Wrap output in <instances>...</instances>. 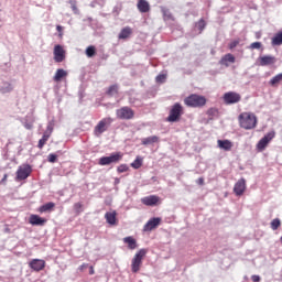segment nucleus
Here are the masks:
<instances>
[{"mask_svg":"<svg viewBox=\"0 0 282 282\" xmlns=\"http://www.w3.org/2000/svg\"><path fill=\"white\" fill-rule=\"evenodd\" d=\"M111 122H113V119L110 117L101 119L95 127V135H97V138L102 135V133H105V131H107L109 127H111Z\"/></svg>","mask_w":282,"mask_h":282,"instance_id":"obj_4","label":"nucleus"},{"mask_svg":"<svg viewBox=\"0 0 282 282\" xmlns=\"http://www.w3.org/2000/svg\"><path fill=\"white\" fill-rule=\"evenodd\" d=\"M46 131L53 133L54 132V123L50 121L46 127Z\"/></svg>","mask_w":282,"mask_h":282,"instance_id":"obj_45","label":"nucleus"},{"mask_svg":"<svg viewBox=\"0 0 282 282\" xmlns=\"http://www.w3.org/2000/svg\"><path fill=\"white\" fill-rule=\"evenodd\" d=\"M137 8H138L139 12L147 13V12H150L151 4H149V1H147V0H139Z\"/></svg>","mask_w":282,"mask_h":282,"instance_id":"obj_17","label":"nucleus"},{"mask_svg":"<svg viewBox=\"0 0 282 282\" xmlns=\"http://www.w3.org/2000/svg\"><path fill=\"white\" fill-rule=\"evenodd\" d=\"M47 220H45L44 218H41V216L39 215H31L29 223L32 226H45V223Z\"/></svg>","mask_w":282,"mask_h":282,"instance_id":"obj_19","label":"nucleus"},{"mask_svg":"<svg viewBox=\"0 0 282 282\" xmlns=\"http://www.w3.org/2000/svg\"><path fill=\"white\" fill-rule=\"evenodd\" d=\"M65 54L66 52L63 45L57 44L54 46L53 55L55 63H63L65 61Z\"/></svg>","mask_w":282,"mask_h":282,"instance_id":"obj_10","label":"nucleus"},{"mask_svg":"<svg viewBox=\"0 0 282 282\" xmlns=\"http://www.w3.org/2000/svg\"><path fill=\"white\" fill-rule=\"evenodd\" d=\"M238 120L240 122V127L247 131H250L257 127V116L252 112L240 113Z\"/></svg>","mask_w":282,"mask_h":282,"instance_id":"obj_1","label":"nucleus"},{"mask_svg":"<svg viewBox=\"0 0 282 282\" xmlns=\"http://www.w3.org/2000/svg\"><path fill=\"white\" fill-rule=\"evenodd\" d=\"M147 257V249H140L133 257L131 262V270L135 274L140 272V268H142V260Z\"/></svg>","mask_w":282,"mask_h":282,"instance_id":"obj_2","label":"nucleus"},{"mask_svg":"<svg viewBox=\"0 0 282 282\" xmlns=\"http://www.w3.org/2000/svg\"><path fill=\"white\" fill-rule=\"evenodd\" d=\"M239 45V40H234L231 43H229V50H235Z\"/></svg>","mask_w":282,"mask_h":282,"instance_id":"obj_44","label":"nucleus"},{"mask_svg":"<svg viewBox=\"0 0 282 282\" xmlns=\"http://www.w3.org/2000/svg\"><path fill=\"white\" fill-rule=\"evenodd\" d=\"M14 91V86L10 82H2L0 84V93L2 94H10Z\"/></svg>","mask_w":282,"mask_h":282,"instance_id":"obj_20","label":"nucleus"},{"mask_svg":"<svg viewBox=\"0 0 282 282\" xmlns=\"http://www.w3.org/2000/svg\"><path fill=\"white\" fill-rule=\"evenodd\" d=\"M131 34H133V29H131L130 26H124L119 35H118V39L120 41H126V39H129L131 36Z\"/></svg>","mask_w":282,"mask_h":282,"instance_id":"obj_18","label":"nucleus"},{"mask_svg":"<svg viewBox=\"0 0 282 282\" xmlns=\"http://www.w3.org/2000/svg\"><path fill=\"white\" fill-rule=\"evenodd\" d=\"M8 182V174H4L2 180L0 181V184H6Z\"/></svg>","mask_w":282,"mask_h":282,"instance_id":"obj_49","label":"nucleus"},{"mask_svg":"<svg viewBox=\"0 0 282 282\" xmlns=\"http://www.w3.org/2000/svg\"><path fill=\"white\" fill-rule=\"evenodd\" d=\"M89 274H94V268H90Z\"/></svg>","mask_w":282,"mask_h":282,"instance_id":"obj_53","label":"nucleus"},{"mask_svg":"<svg viewBox=\"0 0 282 282\" xmlns=\"http://www.w3.org/2000/svg\"><path fill=\"white\" fill-rule=\"evenodd\" d=\"M115 184H120V178H115Z\"/></svg>","mask_w":282,"mask_h":282,"instance_id":"obj_52","label":"nucleus"},{"mask_svg":"<svg viewBox=\"0 0 282 282\" xmlns=\"http://www.w3.org/2000/svg\"><path fill=\"white\" fill-rule=\"evenodd\" d=\"M260 67H268V65H274L276 57L272 55H264L258 58Z\"/></svg>","mask_w":282,"mask_h":282,"instance_id":"obj_13","label":"nucleus"},{"mask_svg":"<svg viewBox=\"0 0 282 282\" xmlns=\"http://www.w3.org/2000/svg\"><path fill=\"white\" fill-rule=\"evenodd\" d=\"M141 204L144 206H158L160 204V196L158 195H150L141 198Z\"/></svg>","mask_w":282,"mask_h":282,"instance_id":"obj_12","label":"nucleus"},{"mask_svg":"<svg viewBox=\"0 0 282 282\" xmlns=\"http://www.w3.org/2000/svg\"><path fill=\"white\" fill-rule=\"evenodd\" d=\"M262 46L261 42H253L249 45V50H261Z\"/></svg>","mask_w":282,"mask_h":282,"instance_id":"obj_40","label":"nucleus"},{"mask_svg":"<svg viewBox=\"0 0 282 282\" xmlns=\"http://www.w3.org/2000/svg\"><path fill=\"white\" fill-rule=\"evenodd\" d=\"M221 65H227V63H235V56L230 53L226 54L221 61H220Z\"/></svg>","mask_w":282,"mask_h":282,"instance_id":"obj_28","label":"nucleus"},{"mask_svg":"<svg viewBox=\"0 0 282 282\" xmlns=\"http://www.w3.org/2000/svg\"><path fill=\"white\" fill-rule=\"evenodd\" d=\"M223 100L225 105H237V102H241V95L239 93L228 91L224 94Z\"/></svg>","mask_w":282,"mask_h":282,"instance_id":"obj_7","label":"nucleus"},{"mask_svg":"<svg viewBox=\"0 0 282 282\" xmlns=\"http://www.w3.org/2000/svg\"><path fill=\"white\" fill-rule=\"evenodd\" d=\"M187 107H204L206 105V97L199 95H191L184 99Z\"/></svg>","mask_w":282,"mask_h":282,"instance_id":"obj_3","label":"nucleus"},{"mask_svg":"<svg viewBox=\"0 0 282 282\" xmlns=\"http://www.w3.org/2000/svg\"><path fill=\"white\" fill-rule=\"evenodd\" d=\"M122 160V154L120 153H113L109 156H102L99 159L98 164L100 166H109V164H116Z\"/></svg>","mask_w":282,"mask_h":282,"instance_id":"obj_5","label":"nucleus"},{"mask_svg":"<svg viewBox=\"0 0 282 282\" xmlns=\"http://www.w3.org/2000/svg\"><path fill=\"white\" fill-rule=\"evenodd\" d=\"M65 76H67V73L65 72V69L63 68H58L53 77L55 83H61V80H63V78H65Z\"/></svg>","mask_w":282,"mask_h":282,"instance_id":"obj_24","label":"nucleus"},{"mask_svg":"<svg viewBox=\"0 0 282 282\" xmlns=\"http://www.w3.org/2000/svg\"><path fill=\"white\" fill-rule=\"evenodd\" d=\"M281 226V219L279 218H274L272 221H271V228L273 230H279V227Z\"/></svg>","mask_w":282,"mask_h":282,"instance_id":"obj_36","label":"nucleus"},{"mask_svg":"<svg viewBox=\"0 0 282 282\" xmlns=\"http://www.w3.org/2000/svg\"><path fill=\"white\" fill-rule=\"evenodd\" d=\"M43 135L50 140V138L52 137V132L45 130Z\"/></svg>","mask_w":282,"mask_h":282,"instance_id":"obj_48","label":"nucleus"},{"mask_svg":"<svg viewBox=\"0 0 282 282\" xmlns=\"http://www.w3.org/2000/svg\"><path fill=\"white\" fill-rule=\"evenodd\" d=\"M123 243L128 245L129 250H135L138 248V241L131 236L123 238Z\"/></svg>","mask_w":282,"mask_h":282,"instance_id":"obj_22","label":"nucleus"},{"mask_svg":"<svg viewBox=\"0 0 282 282\" xmlns=\"http://www.w3.org/2000/svg\"><path fill=\"white\" fill-rule=\"evenodd\" d=\"M72 8L74 12H78V8H76V6H73Z\"/></svg>","mask_w":282,"mask_h":282,"instance_id":"obj_51","label":"nucleus"},{"mask_svg":"<svg viewBox=\"0 0 282 282\" xmlns=\"http://www.w3.org/2000/svg\"><path fill=\"white\" fill-rule=\"evenodd\" d=\"M274 138H276V132L274 130H271L262 139L270 143L272 142V140H274Z\"/></svg>","mask_w":282,"mask_h":282,"instance_id":"obj_31","label":"nucleus"},{"mask_svg":"<svg viewBox=\"0 0 282 282\" xmlns=\"http://www.w3.org/2000/svg\"><path fill=\"white\" fill-rule=\"evenodd\" d=\"M196 28L199 30V33L204 32V29L206 28V21H204V19H200L196 23Z\"/></svg>","mask_w":282,"mask_h":282,"instance_id":"obj_37","label":"nucleus"},{"mask_svg":"<svg viewBox=\"0 0 282 282\" xmlns=\"http://www.w3.org/2000/svg\"><path fill=\"white\" fill-rule=\"evenodd\" d=\"M279 83H282V73L275 75L273 78L270 79L269 85H271V87H276V85H279Z\"/></svg>","mask_w":282,"mask_h":282,"instance_id":"obj_29","label":"nucleus"},{"mask_svg":"<svg viewBox=\"0 0 282 282\" xmlns=\"http://www.w3.org/2000/svg\"><path fill=\"white\" fill-rule=\"evenodd\" d=\"M35 120L36 119H34V115H26L22 119V124H23L24 129H28V131H32V129H34Z\"/></svg>","mask_w":282,"mask_h":282,"instance_id":"obj_16","label":"nucleus"},{"mask_svg":"<svg viewBox=\"0 0 282 282\" xmlns=\"http://www.w3.org/2000/svg\"><path fill=\"white\" fill-rule=\"evenodd\" d=\"M156 142H160V138L158 135H151V137L141 139V143L144 147H149V144H155Z\"/></svg>","mask_w":282,"mask_h":282,"instance_id":"obj_21","label":"nucleus"},{"mask_svg":"<svg viewBox=\"0 0 282 282\" xmlns=\"http://www.w3.org/2000/svg\"><path fill=\"white\" fill-rule=\"evenodd\" d=\"M86 56H88V58H93V56H96V46L90 45L86 48Z\"/></svg>","mask_w":282,"mask_h":282,"instance_id":"obj_33","label":"nucleus"},{"mask_svg":"<svg viewBox=\"0 0 282 282\" xmlns=\"http://www.w3.org/2000/svg\"><path fill=\"white\" fill-rule=\"evenodd\" d=\"M182 116V105L175 104L170 110L167 122H177Z\"/></svg>","mask_w":282,"mask_h":282,"instance_id":"obj_9","label":"nucleus"},{"mask_svg":"<svg viewBox=\"0 0 282 282\" xmlns=\"http://www.w3.org/2000/svg\"><path fill=\"white\" fill-rule=\"evenodd\" d=\"M47 140H50L47 137H42L40 140H39V143H37V149H43L45 147V144H47Z\"/></svg>","mask_w":282,"mask_h":282,"instance_id":"obj_38","label":"nucleus"},{"mask_svg":"<svg viewBox=\"0 0 282 282\" xmlns=\"http://www.w3.org/2000/svg\"><path fill=\"white\" fill-rule=\"evenodd\" d=\"M268 144H270L265 139H261L258 144H257V149L258 151H264L265 147H268Z\"/></svg>","mask_w":282,"mask_h":282,"instance_id":"obj_34","label":"nucleus"},{"mask_svg":"<svg viewBox=\"0 0 282 282\" xmlns=\"http://www.w3.org/2000/svg\"><path fill=\"white\" fill-rule=\"evenodd\" d=\"M197 184H199V186H203V184H204V178H203V177H199V178L197 180Z\"/></svg>","mask_w":282,"mask_h":282,"instance_id":"obj_50","label":"nucleus"},{"mask_svg":"<svg viewBox=\"0 0 282 282\" xmlns=\"http://www.w3.org/2000/svg\"><path fill=\"white\" fill-rule=\"evenodd\" d=\"M155 82L159 83V84H161V85H162L163 83H166V75H164V74L158 75L156 78H155Z\"/></svg>","mask_w":282,"mask_h":282,"instance_id":"obj_41","label":"nucleus"},{"mask_svg":"<svg viewBox=\"0 0 282 282\" xmlns=\"http://www.w3.org/2000/svg\"><path fill=\"white\" fill-rule=\"evenodd\" d=\"M251 281H253V282H259V281H261V276H259V275H252V276H251Z\"/></svg>","mask_w":282,"mask_h":282,"instance_id":"obj_47","label":"nucleus"},{"mask_svg":"<svg viewBox=\"0 0 282 282\" xmlns=\"http://www.w3.org/2000/svg\"><path fill=\"white\" fill-rule=\"evenodd\" d=\"M142 162H143L142 156H137L130 166H132V169H140L142 166Z\"/></svg>","mask_w":282,"mask_h":282,"instance_id":"obj_32","label":"nucleus"},{"mask_svg":"<svg viewBox=\"0 0 282 282\" xmlns=\"http://www.w3.org/2000/svg\"><path fill=\"white\" fill-rule=\"evenodd\" d=\"M218 147L224 151H230L232 149V142L230 140H218Z\"/></svg>","mask_w":282,"mask_h":282,"instance_id":"obj_25","label":"nucleus"},{"mask_svg":"<svg viewBox=\"0 0 282 282\" xmlns=\"http://www.w3.org/2000/svg\"><path fill=\"white\" fill-rule=\"evenodd\" d=\"M74 210H75L76 215H80V213H83V203H75Z\"/></svg>","mask_w":282,"mask_h":282,"instance_id":"obj_39","label":"nucleus"},{"mask_svg":"<svg viewBox=\"0 0 282 282\" xmlns=\"http://www.w3.org/2000/svg\"><path fill=\"white\" fill-rule=\"evenodd\" d=\"M57 158L58 156L56 154L51 153V154H48L47 160H48V162H51V164H54V162H56Z\"/></svg>","mask_w":282,"mask_h":282,"instance_id":"obj_43","label":"nucleus"},{"mask_svg":"<svg viewBox=\"0 0 282 282\" xmlns=\"http://www.w3.org/2000/svg\"><path fill=\"white\" fill-rule=\"evenodd\" d=\"M116 113L119 120H133V117L135 116L133 109L127 106L117 109Z\"/></svg>","mask_w":282,"mask_h":282,"instance_id":"obj_6","label":"nucleus"},{"mask_svg":"<svg viewBox=\"0 0 282 282\" xmlns=\"http://www.w3.org/2000/svg\"><path fill=\"white\" fill-rule=\"evenodd\" d=\"M29 265L34 272H41V270L45 269V260L33 259L30 261Z\"/></svg>","mask_w":282,"mask_h":282,"instance_id":"obj_14","label":"nucleus"},{"mask_svg":"<svg viewBox=\"0 0 282 282\" xmlns=\"http://www.w3.org/2000/svg\"><path fill=\"white\" fill-rule=\"evenodd\" d=\"M271 45L273 46H279L282 45V31L276 33L272 40H271Z\"/></svg>","mask_w":282,"mask_h":282,"instance_id":"obj_27","label":"nucleus"},{"mask_svg":"<svg viewBox=\"0 0 282 282\" xmlns=\"http://www.w3.org/2000/svg\"><path fill=\"white\" fill-rule=\"evenodd\" d=\"M234 193L240 197L246 193V178H240L234 186Z\"/></svg>","mask_w":282,"mask_h":282,"instance_id":"obj_15","label":"nucleus"},{"mask_svg":"<svg viewBox=\"0 0 282 282\" xmlns=\"http://www.w3.org/2000/svg\"><path fill=\"white\" fill-rule=\"evenodd\" d=\"M86 268V265L85 264H82L80 265V270H83V269H85Z\"/></svg>","mask_w":282,"mask_h":282,"instance_id":"obj_54","label":"nucleus"},{"mask_svg":"<svg viewBox=\"0 0 282 282\" xmlns=\"http://www.w3.org/2000/svg\"><path fill=\"white\" fill-rule=\"evenodd\" d=\"M118 85L110 86L107 90L108 96H116V94H118Z\"/></svg>","mask_w":282,"mask_h":282,"instance_id":"obj_35","label":"nucleus"},{"mask_svg":"<svg viewBox=\"0 0 282 282\" xmlns=\"http://www.w3.org/2000/svg\"><path fill=\"white\" fill-rule=\"evenodd\" d=\"M29 175H32V166L30 164L19 166L17 171V180H19V182L28 180Z\"/></svg>","mask_w":282,"mask_h":282,"instance_id":"obj_8","label":"nucleus"},{"mask_svg":"<svg viewBox=\"0 0 282 282\" xmlns=\"http://www.w3.org/2000/svg\"><path fill=\"white\" fill-rule=\"evenodd\" d=\"M117 171H118V173H127V171H129V165L121 164L118 166Z\"/></svg>","mask_w":282,"mask_h":282,"instance_id":"obj_42","label":"nucleus"},{"mask_svg":"<svg viewBox=\"0 0 282 282\" xmlns=\"http://www.w3.org/2000/svg\"><path fill=\"white\" fill-rule=\"evenodd\" d=\"M56 204L50 202V203H46L44 205H42L39 210L40 213H52V210H54Z\"/></svg>","mask_w":282,"mask_h":282,"instance_id":"obj_26","label":"nucleus"},{"mask_svg":"<svg viewBox=\"0 0 282 282\" xmlns=\"http://www.w3.org/2000/svg\"><path fill=\"white\" fill-rule=\"evenodd\" d=\"M56 30L59 33L58 36L62 39L63 37V26L56 25Z\"/></svg>","mask_w":282,"mask_h":282,"instance_id":"obj_46","label":"nucleus"},{"mask_svg":"<svg viewBox=\"0 0 282 282\" xmlns=\"http://www.w3.org/2000/svg\"><path fill=\"white\" fill-rule=\"evenodd\" d=\"M116 212H107L105 214V219L107 224H109L110 226H116Z\"/></svg>","mask_w":282,"mask_h":282,"instance_id":"obj_23","label":"nucleus"},{"mask_svg":"<svg viewBox=\"0 0 282 282\" xmlns=\"http://www.w3.org/2000/svg\"><path fill=\"white\" fill-rule=\"evenodd\" d=\"M163 19L164 21H173V14H171V11L166 8H162Z\"/></svg>","mask_w":282,"mask_h":282,"instance_id":"obj_30","label":"nucleus"},{"mask_svg":"<svg viewBox=\"0 0 282 282\" xmlns=\"http://www.w3.org/2000/svg\"><path fill=\"white\" fill-rule=\"evenodd\" d=\"M161 223L162 218L160 217L151 218L143 227L144 232H151V230H155V228H158Z\"/></svg>","mask_w":282,"mask_h":282,"instance_id":"obj_11","label":"nucleus"}]
</instances>
